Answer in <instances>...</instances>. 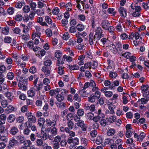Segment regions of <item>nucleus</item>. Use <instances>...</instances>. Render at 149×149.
<instances>
[{
  "label": "nucleus",
  "instance_id": "obj_1",
  "mask_svg": "<svg viewBox=\"0 0 149 149\" xmlns=\"http://www.w3.org/2000/svg\"><path fill=\"white\" fill-rule=\"evenodd\" d=\"M76 7L81 12L84 11V10H87L89 8L88 5L85 3V0H83L79 3H78Z\"/></svg>",
  "mask_w": 149,
  "mask_h": 149
},
{
  "label": "nucleus",
  "instance_id": "obj_2",
  "mask_svg": "<svg viewBox=\"0 0 149 149\" xmlns=\"http://www.w3.org/2000/svg\"><path fill=\"white\" fill-rule=\"evenodd\" d=\"M95 33L94 35V39L99 40L102 38L104 36L103 34V30L100 27H97L95 31Z\"/></svg>",
  "mask_w": 149,
  "mask_h": 149
},
{
  "label": "nucleus",
  "instance_id": "obj_3",
  "mask_svg": "<svg viewBox=\"0 0 149 149\" xmlns=\"http://www.w3.org/2000/svg\"><path fill=\"white\" fill-rule=\"evenodd\" d=\"M45 131L50 134V135L49 136V139L50 140L53 139L54 136L57 134V129L55 127H54L52 129L47 128Z\"/></svg>",
  "mask_w": 149,
  "mask_h": 149
},
{
  "label": "nucleus",
  "instance_id": "obj_4",
  "mask_svg": "<svg viewBox=\"0 0 149 149\" xmlns=\"http://www.w3.org/2000/svg\"><path fill=\"white\" fill-rule=\"evenodd\" d=\"M18 143L17 140L15 139L14 138H12L8 142V144L7 146V149H12L15 146H17Z\"/></svg>",
  "mask_w": 149,
  "mask_h": 149
},
{
  "label": "nucleus",
  "instance_id": "obj_5",
  "mask_svg": "<svg viewBox=\"0 0 149 149\" xmlns=\"http://www.w3.org/2000/svg\"><path fill=\"white\" fill-rule=\"evenodd\" d=\"M110 25V23L108 20L104 19L102 21L101 26L105 30H108L110 31L109 28Z\"/></svg>",
  "mask_w": 149,
  "mask_h": 149
},
{
  "label": "nucleus",
  "instance_id": "obj_6",
  "mask_svg": "<svg viewBox=\"0 0 149 149\" xmlns=\"http://www.w3.org/2000/svg\"><path fill=\"white\" fill-rule=\"evenodd\" d=\"M9 132L10 135L16 137V136H17L19 130L17 127L13 126L10 127Z\"/></svg>",
  "mask_w": 149,
  "mask_h": 149
},
{
  "label": "nucleus",
  "instance_id": "obj_7",
  "mask_svg": "<svg viewBox=\"0 0 149 149\" xmlns=\"http://www.w3.org/2000/svg\"><path fill=\"white\" fill-rule=\"evenodd\" d=\"M41 70L44 72L46 77H47L49 75L52 71L51 68L45 66L42 67Z\"/></svg>",
  "mask_w": 149,
  "mask_h": 149
},
{
  "label": "nucleus",
  "instance_id": "obj_8",
  "mask_svg": "<svg viewBox=\"0 0 149 149\" xmlns=\"http://www.w3.org/2000/svg\"><path fill=\"white\" fill-rule=\"evenodd\" d=\"M46 125L47 127L51 126L54 127L55 126L56 121L54 120H51L49 118H47L45 120Z\"/></svg>",
  "mask_w": 149,
  "mask_h": 149
},
{
  "label": "nucleus",
  "instance_id": "obj_9",
  "mask_svg": "<svg viewBox=\"0 0 149 149\" xmlns=\"http://www.w3.org/2000/svg\"><path fill=\"white\" fill-rule=\"evenodd\" d=\"M76 124L78 126L81 127L83 131H85L86 130L87 127L85 126L83 120H80L77 122Z\"/></svg>",
  "mask_w": 149,
  "mask_h": 149
},
{
  "label": "nucleus",
  "instance_id": "obj_10",
  "mask_svg": "<svg viewBox=\"0 0 149 149\" xmlns=\"http://www.w3.org/2000/svg\"><path fill=\"white\" fill-rule=\"evenodd\" d=\"M94 36H93V33L90 32L88 36L89 44L90 45H92L93 44V41H95L96 42L98 40H94Z\"/></svg>",
  "mask_w": 149,
  "mask_h": 149
},
{
  "label": "nucleus",
  "instance_id": "obj_11",
  "mask_svg": "<svg viewBox=\"0 0 149 149\" xmlns=\"http://www.w3.org/2000/svg\"><path fill=\"white\" fill-rule=\"evenodd\" d=\"M56 104L57 107L61 110L64 109L65 108L66 104L63 102H56Z\"/></svg>",
  "mask_w": 149,
  "mask_h": 149
},
{
  "label": "nucleus",
  "instance_id": "obj_12",
  "mask_svg": "<svg viewBox=\"0 0 149 149\" xmlns=\"http://www.w3.org/2000/svg\"><path fill=\"white\" fill-rule=\"evenodd\" d=\"M118 11L120 13L121 17H125L127 16L126 10L123 7H121L118 9Z\"/></svg>",
  "mask_w": 149,
  "mask_h": 149
},
{
  "label": "nucleus",
  "instance_id": "obj_13",
  "mask_svg": "<svg viewBox=\"0 0 149 149\" xmlns=\"http://www.w3.org/2000/svg\"><path fill=\"white\" fill-rule=\"evenodd\" d=\"M17 140L20 143H24L25 141V139L23 135H17L15 137Z\"/></svg>",
  "mask_w": 149,
  "mask_h": 149
},
{
  "label": "nucleus",
  "instance_id": "obj_14",
  "mask_svg": "<svg viewBox=\"0 0 149 149\" xmlns=\"http://www.w3.org/2000/svg\"><path fill=\"white\" fill-rule=\"evenodd\" d=\"M6 118V116L4 114H2L0 115V124L1 125L5 123Z\"/></svg>",
  "mask_w": 149,
  "mask_h": 149
},
{
  "label": "nucleus",
  "instance_id": "obj_15",
  "mask_svg": "<svg viewBox=\"0 0 149 149\" xmlns=\"http://www.w3.org/2000/svg\"><path fill=\"white\" fill-rule=\"evenodd\" d=\"M43 85V84L42 82H39L38 84L34 85V88L35 90L38 91L42 88Z\"/></svg>",
  "mask_w": 149,
  "mask_h": 149
},
{
  "label": "nucleus",
  "instance_id": "obj_16",
  "mask_svg": "<svg viewBox=\"0 0 149 149\" xmlns=\"http://www.w3.org/2000/svg\"><path fill=\"white\" fill-rule=\"evenodd\" d=\"M15 119V115L13 114H10L7 118V120L8 122L11 123L14 121Z\"/></svg>",
  "mask_w": 149,
  "mask_h": 149
},
{
  "label": "nucleus",
  "instance_id": "obj_17",
  "mask_svg": "<svg viewBox=\"0 0 149 149\" xmlns=\"http://www.w3.org/2000/svg\"><path fill=\"white\" fill-rule=\"evenodd\" d=\"M116 107V106L113 104H111L109 106L108 109L110 111L111 114H113L115 113L114 110L115 109Z\"/></svg>",
  "mask_w": 149,
  "mask_h": 149
},
{
  "label": "nucleus",
  "instance_id": "obj_18",
  "mask_svg": "<svg viewBox=\"0 0 149 149\" xmlns=\"http://www.w3.org/2000/svg\"><path fill=\"white\" fill-rule=\"evenodd\" d=\"M98 100L95 97L94 95H91L88 97V100L90 102L93 103L97 101Z\"/></svg>",
  "mask_w": 149,
  "mask_h": 149
},
{
  "label": "nucleus",
  "instance_id": "obj_19",
  "mask_svg": "<svg viewBox=\"0 0 149 149\" xmlns=\"http://www.w3.org/2000/svg\"><path fill=\"white\" fill-rule=\"evenodd\" d=\"M64 63V62L63 60V58H59L57 59L56 65L58 66H63V64Z\"/></svg>",
  "mask_w": 149,
  "mask_h": 149
},
{
  "label": "nucleus",
  "instance_id": "obj_20",
  "mask_svg": "<svg viewBox=\"0 0 149 149\" xmlns=\"http://www.w3.org/2000/svg\"><path fill=\"white\" fill-rule=\"evenodd\" d=\"M60 91V89L57 88L55 90H52L50 91V94L51 96H54V95L58 93Z\"/></svg>",
  "mask_w": 149,
  "mask_h": 149
},
{
  "label": "nucleus",
  "instance_id": "obj_21",
  "mask_svg": "<svg viewBox=\"0 0 149 149\" xmlns=\"http://www.w3.org/2000/svg\"><path fill=\"white\" fill-rule=\"evenodd\" d=\"M58 67L57 72L60 75H61L64 73V67L63 66Z\"/></svg>",
  "mask_w": 149,
  "mask_h": 149
},
{
  "label": "nucleus",
  "instance_id": "obj_22",
  "mask_svg": "<svg viewBox=\"0 0 149 149\" xmlns=\"http://www.w3.org/2000/svg\"><path fill=\"white\" fill-rule=\"evenodd\" d=\"M45 122V120L43 118H40L38 119V124L40 126L43 127Z\"/></svg>",
  "mask_w": 149,
  "mask_h": 149
},
{
  "label": "nucleus",
  "instance_id": "obj_23",
  "mask_svg": "<svg viewBox=\"0 0 149 149\" xmlns=\"http://www.w3.org/2000/svg\"><path fill=\"white\" fill-rule=\"evenodd\" d=\"M14 110V108L11 105L8 106L5 110L6 112L8 113L13 112Z\"/></svg>",
  "mask_w": 149,
  "mask_h": 149
},
{
  "label": "nucleus",
  "instance_id": "obj_24",
  "mask_svg": "<svg viewBox=\"0 0 149 149\" xmlns=\"http://www.w3.org/2000/svg\"><path fill=\"white\" fill-rule=\"evenodd\" d=\"M116 29L118 31L121 32L122 31L123 28L121 23L120 22L116 26Z\"/></svg>",
  "mask_w": 149,
  "mask_h": 149
},
{
  "label": "nucleus",
  "instance_id": "obj_25",
  "mask_svg": "<svg viewBox=\"0 0 149 149\" xmlns=\"http://www.w3.org/2000/svg\"><path fill=\"white\" fill-rule=\"evenodd\" d=\"M68 67L70 70H75L79 69V67L76 65H68Z\"/></svg>",
  "mask_w": 149,
  "mask_h": 149
},
{
  "label": "nucleus",
  "instance_id": "obj_26",
  "mask_svg": "<svg viewBox=\"0 0 149 149\" xmlns=\"http://www.w3.org/2000/svg\"><path fill=\"white\" fill-rule=\"evenodd\" d=\"M103 140V139L101 137L98 136L96 138L95 143L99 145L102 143Z\"/></svg>",
  "mask_w": 149,
  "mask_h": 149
},
{
  "label": "nucleus",
  "instance_id": "obj_27",
  "mask_svg": "<svg viewBox=\"0 0 149 149\" xmlns=\"http://www.w3.org/2000/svg\"><path fill=\"white\" fill-rule=\"evenodd\" d=\"M115 132V131L114 129L111 128L107 131V134L109 136H112L114 134Z\"/></svg>",
  "mask_w": 149,
  "mask_h": 149
},
{
  "label": "nucleus",
  "instance_id": "obj_28",
  "mask_svg": "<svg viewBox=\"0 0 149 149\" xmlns=\"http://www.w3.org/2000/svg\"><path fill=\"white\" fill-rule=\"evenodd\" d=\"M116 118L115 116H112L108 118V121L110 123H112L116 121Z\"/></svg>",
  "mask_w": 149,
  "mask_h": 149
},
{
  "label": "nucleus",
  "instance_id": "obj_29",
  "mask_svg": "<svg viewBox=\"0 0 149 149\" xmlns=\"http://www.w3.org/2000/svg\"><path fill=\"white\" fill-rule=\"evenodd\" d=\"M76 28L78 31H81L84 29V26L82 24H79L77 26Z\"/></svg>",
  "mask_w": 149,
  "mask_h": 149
},
{
  "label": "nucleus",
  "instance_id": "obj_30",
  "mask_svg": "<svg viewBox=\"0 0 149 149\" xmlns=\"http://www.w3.org/2000/svg\"><path fill=\"white\" fill-rule=\"evenodd\" d=\"M29 128L26 127V128L24 129L23 133L24 135L27 136L29 134L30 130Z\"/></svg>",
  "mask_w": 149,
  "mask_h": 149
},
{
  "label": "nucleus",
  "instance_id": "obj_31",
  "mask_svg": "<svg viewBox=\"0 0 149 149\" xmlns=\"http://www.w3.org/2000/svg\"><path fill=\"white\" fill-rule=\"evenodd\" d=\"M56 98L58 101L61 102L63 100L64 97L61 94H58L56 95Z\"/></svg>",
  "mask_w": 149,
  "mask_h": 149
},
{
  "label": "nucleus",
  "instance_id": "obj_32",
  "mask_svg": "<svg viewBox=\"0 0 149 149\" xmlns=\"http://www.w3.org/2000/svg\"><path fill=\"white\" fill-rule=\"evenodd\" d=\"M27 94L29 97H32L35 96V93L33 90L30 89L28 91Z\"/></svg>",
  "mask_w": 149,
  "mask_h": 149
},
{
  "label": "nucleus",
  "instance_id": "obj_33",
  "mask_svg": "<svg viewBox=\"0 0 149 149\" xmlns=\"http://www.w3.org/2000/svg\"><path fill=\"white\" fill-rule=\"evenodd\" d=\"M117 76V73L115 72H110L109 76L111 78H115Z\"/></svg>",
  "mask_w": 149,
  "mask_h": 149
},
{
  "label": "nucleus",
  "instance_id": "obj_34",
  "mask_svg": "<svg viewBox=\"0 0 149 149\" xmlns=\"http://www.w3.org/2000/svg\"><path fill=\"white\" fill-rule=\"evenodd\" d=\"M27 79H26L23 77V75L21 76L19 78V81L22 82L24 84H27Z\"/></svg>",
  "mask_w": 149,
  "mask_h": 149
},
{
  "label": "nucleus",
  "instance_id": "obj_35",
  "mask_svg": "<svg viewBox=\"0 0 149 149\" xmlns=\"http://www.w3.org/2000/svg\"><path fill=\"white\" fill-rule=\"evenodd\" d=\"M72 6L71 3L69 2L65 4V7L66 8L67 11H70L72 9Z\"/></svg>",
  "mask_w": 149,
  "mask_h": 149
},
{
  "label": "nucleus",
  "instance_id": "obj_36",
  "mask_svg": "<svg viewBox=\"0 0 149 149\" xmlns=\"http://www.w3.org/2000/svg\"><path fill=\"white\" fill-rule=\"evenodd\" d=\"M24 120V117L22 116H19L16 118V120L17 122L20 123H23Z\"/></svg>",
  "mask_w": 149,
  "mask_h": 149
},
{
  "label": "nucleus",
  "instance_id": "obj_37",
  "mask_svg": "<svg viewBox=\"0 0 149 149\" xmlns=\"http://www.w3.org/2000/svg\"><path fill=\"white\" fill-rule=\"evenodd\" d=\"M36 145L38 146H44L43 144V142L42 139H38L36 141Z\"/></svg>",
  "mask_w": 149,
  "mask_h": 149
},
{
  "label": "nucleus",
  "instance_id": "obj_38",
  "mask_svg": "<svg viewBox=\"0 0 149 149\" xmlns=\"http://www.w3.org/2000/svg\"><path fill=\"white\" fill-rule=\"evenodd\" d=\"M73 100L77 101L78 102H80L81 99L80 97L79 96L78 94L76 93L73 96Z\"/></svg>",
  "mask_w": 149,
  "mask_h": 149
},
{
  "label": "nucleus",
  "instance_id": "obj_39",
  "mask_svg": "<svg viewBox=\"0 0 149 149\" xmlns=\"http://www.w3.org/2000/svg\"><path fill=\"white\" fill-rule=\"evenodd\" d=\"M98 116L100 118H103L104 117V114L102 112L101 110L100 109H98L97 112V113Z\"/></svg>",
  "mask_w": 149,
  "mask_h": 149
},
{
  "label": "nucleus",
  "instance_id": "obj_40",
  "mask_svg": "<svg viewBox=\"0 0 149 149\" xmlns=\"http://www.w3.org/2000/svg\"><path fill=\"white\" fill-rule=\"evenodd\" d=\"M9 28L8 26L3 28L2 30V32L5 35H7L9 32Z\"/></svg>",
  "mask_w": 149,
  "mask_h": 149
},
{
  "label": "nucleus",
  "instance_id": "obj_41",
  "mask_svg": "<svg viewBox=\"0 0 149 149\" xmlns=\"http://www.w3.org/2000/svg\"><path fill=\"white\" fill-rule=\"evenodd\" d=\"M100 123L102 127H104L107 124L106 120L104 119H101L100 121Z\"/></svg>",
  "mask_w": 149,
  "mask_h": 149
},
{
  "label": "nucleus",
  "instance_id": "obj_42",
  "mask_svg": "<svg viewBox=\"0 0 149 149\" xmlns=\"http://www.w3.org/2000/svg\"><path fill=\"white\" fill-rule=\"evenodd\" d=\"M63 58L68 62L72 61V58L69 56H67L64 55L63 56Z\"/></svg>",
  "mask_w": 149,
  "mask_h": 149
},
{
  "label": "nucleus",
  "instance_id": "obj_43",
  "mask_svg": "<svg viewBox=\"0 0 149 149\" xmlns=\"http://www.w3.org/2000/svg\"><path fill=\"white\" fill-rule=\"evenodd\" d=\"M74 118L73 114L72 113H68L67 115V119L69 121H71Z\"/></svg>",
  "mask_w": 149,
  "mask_h": 149
},
{
  "label": "nucleus",
  "instance_id": "obj_44",
  "mask_svg": "<svg viewBox=\"0 0 149 149\" xmlns=\"http://www.w3.org/2000/svg\"><path fill=\"white\" fill-rule=\"evenodd\" d=\"M12 40V38L8 36H6L3 39L4 42L6 43H10Z\"/></svg>",
  "mask_w": 149,
  "mask_h": 149
},
{
  "label": "nucleus",
  "instance_id": "obj_45",
  "mask_svg": "<svg viewBox=\"0 0 149 149\" xmlns=\"http://www.w3.org/2000/svg\"><path fill=\"white\" fill-rule=\"evenodd\" d=\"M146 135V134L145 133L143 132H141L139 136V138H138V140L139 141H141L142 139L145 137Z\"/></svg>",
  "mask_w": 149,
  "mask_h": 149
},
{
  "label": "nucleus",
  "instance_id": "obj_46",
  "mask_svg": "<svg viewBox=\"0 0 149 149\" xmlns=\"http://www.w3.org/2000/svg\"><path fill=\"white\" fill-rule=\"evenodd\" d=\"M52 64V61L50 60H47L44 62L45 66L48 67L50 66Z\"/></svg>",
  "mask_w": 149,
  "mask_h": 149
},
{
  "label": "nucleus",
  "instance_id": "obj_47",
  "mask_svg": "<svg viewBox=\"0 0 149 149\" xmlns=\"http://www.w3.org/2000/svg\"><path fill=\"white\" fill-rule=\"evenodd\" d=\"M84 112L83 109H79L77 110V114L78 116H82L84 115Z\"/></svg>",
  "mask_w": 149,
  "mask_h": 149
},
{
  "label": "nucleus",
  "instance_id": "obj_48",
  "mask_svg": "<svg viewBox=\"0 0 149 149\" xmlns=\"http://www.w3.org/2000/svg\"><path fill=\"white\" fill-rule=\"evenodd\" d=\"M45 22L49 24H51L52 23V20L48 16H45Z\"/></svg>",
  "mask_w": 149,
  "mask_h": 149
},
{
  "label": "nucleus",
  "instance_id": "obj_49",
  "mask_svg": "<svg viewBox=\"0 0 149 149\" xmlns=\"http://www.w3.org/2000/svg\"><path fill=\"white\" fill-rule=\"evenodd\" d=\"M29 72L32 74L35 73L37 71V69L35 66L31 67L29 69Z\"/></svg>",
  "mask_w": 149,
  "mask_h": 149
},
{
  "label": "nucleus",
  "instance_id": "obj_50",
  "mask_svg": "<svg viewBox=\"0 0 149 149\" xmlns=\"http://www.w3.org/2000/svg\"><path fill=\"white\" fill-rule=\"evenodd\" d=\"M28 120L31 123H34L36 122V117L34 116H32L31 117H29L28 118Z\"/></svg>",
  "mask_w": 149,
  "mask_h": 149
},
{
  "label": "nucleus",
  "instance_id": "obj_51",
  "mask_svg": "<svg viewBox=\"0 0 149 149\" xmlns=\"http://www.w3.org/2000/svg\"><path fill=\"white\" fill-rule=\"evenodd\" d=\"M61 136L58 135L56 136L54 138V141L55 142L59 143L61 140Z\"/></svg>",
  "mask_w": 149,
  "mask_h": 149
},
{
  "label": "nucleus",
  "instance_id": "obj_52",
  "mask_svg": "<svg viewBox=\"0 0 149 149\" xmlns=\"http://www.w3.org/2000/svg\"><path fill=\"white\" fill-rule=\"evenodd\" d=\"M148 100H146V99L145 98H142L141 99H139V100L137 101V102H139L140 101L141 102V104H146L147 103V102Z\"/></svg>",
  "mask_w": 149,
  "mask_h": 149
},
{
  "label": "nucleus",
  "instance_id": "obj_53",
  "mask_svg": "<svg viewBox=\"0 0 149 149\" xmlns=\"http://www.w3.org/2000/svg\"><path fill=\"white\" fill-rule=\"evenodd\" d=\"M114 9L112 8H110L108 9L107 11L110 14H112L113 15H115L116 13V12L114 11Z\"/></svg>",
  "mask_w": 149,
  "mask_h": 149
},
{
  "label": "nucleus",
  "instance_id": "obj_54",
  "mask_svg": "<svg viewBox=\"0 0 149 149\" xmlns=\"http://www.w3.org/2000/svg\"><path fill=\"white\" fill-rule=\"evenodd\" d=\"M23 17L22 15L20 14L17 15L15 17V20L17 21H20L22 19Z\"/></svg>",
  "mask_w": 149,
  "mask_h": 149
},
{
  "label": "nucleus",
  "instance_id": "obj_55",
  "mask_svg": "<svg viewBox=\"0 0 149 149\" xmlns=\"http://www.w3.org/2000/svg\"><path fill=\"white\" fill-rule=\"evenodd\" d=\"M72 143L73 144L78 145L79 143V139L77 137L74 138H72Z\"/></svg>",
  "mask_w": 149,
  "mask_h": 149
},
{
  "label": "nucleus",
  "instance_id": "obj_56",
  "mask_svg": "<svg viewBox=\"0 0 149 149\" xmlns=\"http://www.w3.org/2000/svg\"><path fill=\"white\" fill-rule=\"evenodd\" d=\"M92 65V63L91 62H88L86 63L84 65V67L86 69L88 68H89V69H91V65Z\"/></svg>",
  "mask_w": 149,
  "mask_h": 149
},
{
  "label": "nucleus",
  "instance_id": "obj_57",
  "mask_svg": "<svg viewBox=\"0 0 149 149\" xmlns=\"http://www.w3.org/2000/svg\"><path fill=\"white\" fill-rule=\"evenodd\" d=\"M25 147H29L30 146L32 143L30 140H25L24 143Z\"/></svg>",
  "mask_w": 149,
  "mask_h": 149
},
{
  "label": "nucleus",
  "instance_id": "obj_58",
  "mask_svg": "<svg viewBox=\"0 0 149 149\" xmlns=\"http://www.w3.org/2000/svg\"><path fill=\"white\" fill-rule=\"evenodd\" d=\"M123 143L122 140L120 139H117L115 141L116 144V145H118V146L122 145Z\"/></svg>",
  "mask_w": 149,
  "mask_h": 149
},
{
  "label": "nucleus",
  "instance_id": "obj_59",
  "mask_svg": "<svg viewBox=\"0 0 149 149\" xmlns=\"http://www.w3.org/2000/svg\"><path fill=\"white\" fill-rule=\"evenodd\" d=\"M49 134L47 132H46L44 133L42 135V137L44 140H46L47 138L49 139Z\"/></svg>",
  "mask_w": 149,
  "mask_h": 149
},
{
  "label": "nucleus",
  "instance_id": "obj_60",
  "mask_svg": "<svg viewBox=\"0 0 149 149\" xmlns=\"http://www.w3.org/2000/svg\"><path fill=\"white\" fill-rule=\"evenodd\" d=\"M36 13L38 15L42 16L44 14V11L43 10L38 9L36 11Z\"/></svg>",
  "mask_w": 149,
  "mask_h": 149
},
{
  "label": "nucleus",
  "instance_id": "obj_61",
  "mask_svg": "<svg viewBox=\"0 0 149 149\" xmlns=\"http://www.w3.org/2000/svg\"><path fill=\"white\" fill-rule=\"evenodd\" d=\"M90 134L92 137H95L97 134V132L95 130H92Z\"/></svg>",
  "mask_w": 149,
  "mask_h": 149
},
{
  "label": "nucleus",
  "instance_id": "obj_62",
  "mask_svg": "<svg viewBox=\"0 0 149 149\" xmlns=\"http://www.w3.org/2000/svg\"><path fill=\"white\" fill-rule=\"evenodd\" d=\"M14 74L12 72H9L7 74V77L8 79H12L14 77Z\"/></svg>",
  "mask_w": 149,
  "mask_h": 149
},
{
  "label": "nucleus",
  "instance_id": "obj_63",
  "mask_svg": "<svg viewBox=\"0 0 149 149\" xmlns=\"http://www.w3.org/2000/svg\"><path fill=\"white\" fill-rule=\"evenodd\" d=\"M68 126L69 128L72 129L73 127L74 123L71 121H69L67 122Z\"/></svg>",
  "mask_w": 149,
  "mask_h": 149
},
{
  "label": "nucleus",
  "instance_id": "obj_64",
  "mask_svg": "<svg viewBox=\"0 0 149 149\" xmlns=\"http://www.w3.org/2000/svg\"><path fill=\"white\" fill-rule=\"evenodd\" d=\"M23 10L24 12L27 13L30 10L29 6L28 5L25 6L23 8Z\"/></svg>",
  "mask_w": 149,
  "mask_h": 149
}]
</instances>
